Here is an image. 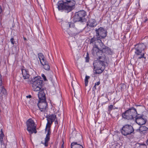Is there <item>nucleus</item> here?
Listing matches in <instances>:
<instances>
[{
  "label": "nucleus",
  "mask_w": 148,
  "mask_h": 148,
  "mask_svg": "<svg viewBox=\"0 0 148 148\" xmlns=\"http://www.w3.org/2000/svg\"><path fill=\"white\" fill-rule=\"evenodd\" d=\"M96 89V85H94V86L93 87V88H92V90H95Z\"/></svg>",
  "instance_id": "37"
},
{
  "label": "nucleus",
  "mask_w": 148,
  "mask_h": 148,
  "mask_svg": "<svg viewBox=\"0 0 148 148\" xmlns=\"http://www.w3.org/2000/svg\"><path fill=\"white\" fill-rule=\"evenodd\" d=\"M95 123H96V121H95Z\"/></svg>",
  "instance_id": "51"
},
{
  "label": "nucleus",
  "mask_w": 148,
  "mask_h": 148,
  "mask_svg": "<svg viewBox=\"0 0 148 148\" xmlns=\"http://www.w3.org/2000/svg\"><path fill=\"white\" fill-rule=\"evenodd\" d=\"M41 143L42 144H43L45 146V144H44V143L42 141L41 142Z\"/></svg>",
  "instance_id": "42"
},
{
  "label": "nucleus",
  "mask_w": 148,
  "mask_h": 148,
  "mask_svg": "<svg viewBox=\"0 0 148 148\" xmlns=\"http://www.w3.org/2000/svg\"><path fill=\"white\" fill-rule=\"evenodd\" d=\"M105 68L104 67L103 68L98 69L97 68H96L95 69H94V73L95 74H101Z\"/></svg>",
  "instance_id": "20"
},
{
  "label": "nucleus",
  "mask_w": 148,
  "mask_h": 148,
  "mask_svg": "<svg viewBox=\"0 0 148 148\" xmlns=\"http://www.w3.org/2000/svg\"><path fill=\"white\" fill-rule=\"evenodd\" d=\"M30 81V83L32 84V87L34 90L38 91L42 90L44 91L45 89L43 88H42V86L44 84L43 80L40 76L35 77L32 78Z\"/></svg>",
  "instance_id": "5"
},
{
  "label": "nucleus",
  "mask_w": 148,
  "mask_h": 148,
  "mask_svg": "<svg viewBox=\"0 0 148 148\" xmlns=\"http://www.w3.org/2000/svg\"><path fill=\"white\" fill-rule=\"evenodd\" d=\"M126 85L124 84H120V87L122 90L125 87Z\"/></svg>",
  "instance_id": "31"
},
{
  "label": "nucleus",
  "mask_w": 148,
  "mask_h": 148,
  "mask_svg": "<svg viewBox=\"0 0 148 148\" xmlns=\"http://www.w3.org/2000/svg\"><path fill=\"white\" fill-rule=\"evenodd\" d=\"M118 109V108H116V107H115L114 108H113V109Z\"/></svg>",
  "instance_id": "47"
},
{
  "label": "nucleus",
  "mask_w": 148,
  "mask_h": 148,
  "mask_svg": "<svg viewBox=\"0 0 148 148\" xmlns=\"http://www.w3.org/2000/svg\"><path fill=\"white\" fill-rule=\"evenodd\" d=\"M86 62H88L89 60V55L88 52L87 53L86 56L85 58Z\"/></svg>",
  "instance_id": "30"
},
{
  "label": "nucleus",
  "mask_w": 148,
  "mask_h": 148,
  "mask_svg": "<svg viewBox=\"0 0 148 148\" xmlns=\"http://www.w3.org/2000/svg\"><path fill=\"white\" fill-rule=\"evenodd\" d=\"M96 37L94 36L90 39V44H97L102 42L101 39H103L107 36V31L102 27H100L95 30Z\"/></svg>",
  "instance_id": "4"
},
{
  "label": "nucleus",
  "mask_w": 148,
  "mask_h": 148,
  "mask_svg": "<svg viewBox=\"0 0 148 148\" xmlns=\"http://www.w3.org/2000/svg\"><path fill=\"white\" fill-rule=\"evenodd\" d=\"M100 84V82L99 81V82H97L95 84V85L96 86V85L98 86Z\"/></svg>",
  "instance_id": "35"
},
{
  "label": "nucleus",
  "mask_w": 148,
  "mask_h": 148,
  "mask_svg": "<svg viewBox=\"0 0 148 148\" xmlns=\"http://www.w3.org/2000/svg\"><path fill=\"white\" fill-rule=\"evenodd\" d=\"M40 63L43 66V68L45 70L49 71L50 69V67L49 64L46 59L44 58L41 61Z\"/></svg>",
  "instance_id": "13"
},
{
  "label": "nucleus",
  "mask_w": 148,
  "mask_h": 148,
  "mask_svg": "<svg viewBox=\"0 0 148 148\" xmlns=\"http://www.w3.org/2000/svg\"><path fill=\"white\" fill-rule=\"evenodd\" d=\"M70 31L71 32V34L74 36H76L82 32L81 30L78 29L75 27L70 29Z\"/></svg>",
  "instance_id": "17"
},
{
  "label": "nucleus",
  "mask_w": 148,
  "mask_h": 148,
  "mask_svg": "<svg viewBox=\"0 0 148 148\" xmlns=\"http://www.w3.org/2000/svg\"><path fill=\"white\" fill-rule=\"evenodd\" d=\"M82 118L81 119H80V118H79L78 117H77V119L78 120H79V119H81V120H82Z\"/></svg>",
  "instance_id": "41"
},
{
  "label": "nucleus",
  "mask_w": 148,
  "mask_h": 148,
  "mask_svg": "<svg viewBox=\"0 0 148 148\" xmlns=\"http://www.w3.org/2000/svg\"><path fill=\"white\" fill-rule=\"evenodd\" d=\"M114 107H113V105H111L108 106V112L110 113V112L112 110V109H113V108Z\"/></svg>",
  "instance_id": "29"
},
{
  "label": "nucleus",
  "mask_w": 148,
  "mask_h": 148,
  "mask_svg": "<svg viewBox=\"0 0 148 148\" xmlns=\"http://www.w3.org/2000/svg\"><path fill=\"white\" fill-rule=\"evenodd\" d=\"M135 54L138 57V59L144 58L146 59L145 56L146 53L145 50H146V46L144 43H139L135 46Z\"/></svg>",
  "instance_id": "6"
},
{
  "label": "nucleus",
  "mask_w": 148,
  "mask_h": 148,
  "mask_svg": "<svg viewBox=\"0 0 148 148\" xmlns=\"http://www.w3.org/2000/svg\"><path fill=\"white\" fill-rule=\"evenodd\" d=\"M51 133H47V134H46V136H49L50 137V135Z\"/></svg>",
  "instance_id": "36"
},
{
  "label": "nucleus",
  "mask_w": 148,
  "mask_h": 148,
  "mask_svg": "<svg viewBox=\"0 0 148 148\" xmlns=\"http://www.w3.org/2000/svg\"><path fill=\"white\" fill-rule=\"evenodd\" d=\"M26 124L27 126V130L30 134L33 133H36L37 131L36 130V125L34 121H27Z\"/></svg>",
  "instance_id": "10"
},
{
  "label": "nucleus",
  "mask_w": 148,
  "mask_h": 148,
  "mask_svg": "<svg viewBox=\"0 0 148 148\" xmlns=\"http://www.w3.org/2000/svg\"><path fill=\"white\" fill-rule=\"evenodd\" d=\"M86 16L87 12L84 10H80L76 12L74 17V22H79L82 23H86L87 21L86 18Z\"/></svg>",
  "instance_id": "7"
},
{
  "label": "nucleus",
  "mask_w": 148,
  "mask_h": 148,
  "mask_svg": "<svg viewBox=\"0 0 148 148\" xmlns=\"http://www.w3.org/2000/svg\"><path fill=\"white\" fill-rule=\"evenodd\" d=\"M10 41L11 43L14 45L15 43V41H14V39L13 38H12L10 39Z\"/></svg>",
  "instance_id": "33"
},
{
  "label": "nucleus",
  "mask_w": 148,
  "mask_h": 148,
  "mask_svg": "<svg viewBox=\"0 0 148 148\" xmlns=\"http://www.w3.org/2000/svg\"><path fill=\"white\" fill-rule=\"evenodd\" d=\"M49 79H50V80H51L52 79V78L51 77H50V78Z\"/></svg>",
  "instance_id": "49"
},
{
  "label": "nucleus",
  "mask_w": 148,
  "mask_h": 148,
  "mask_svg": "<svg viewBox=\"0 0 148 148\" xmlns=\"http://www.w3.org/2000/svg\"><path fill=\"white\" fill-rule=\"evenodd\" d=\"M98 123H101V122H99Z\"/></svg>",
  "instance_id": "52"
},
{
  "label": "nucleus",
  "mask_w": 148,
  "mask_h": 148,
  "mask_svg": "<svg viewBox=\"0 0 148 148\" xmlns=\"http://www.w3.org/2000/svg\"><path fill=\"white\" fill-rule=\"evenodd\" d=\"M90 76L87 75H86L85 77V84L86 86L88 85V79L90 78Z\"/></svg>",
  "instance_id": "25"
},
{
  "label": "nucleus",
  "mask_w": 148,
  "mask_h": 148,
  "mask_svg": "<svg viewBox=\"0 0 148 148\" xmlns=\"http://www.w3.org/2000/svg\"><path fill=\"white\" fill-rule=\"evenodd\" d=\"M41 76L43 78L44 81H47V78H46L45 76V75L44 74H42Z\"/></svg>",
  "instance_id": "32"
},
{
  "label": "nucleus",
  "mask_w": 148,
  "mask_h": 148,
  "mask_svg": "<svg viewBox=\"0 0 148 148\" xmlns=\"http://www.w3.org/2000/svg\"><path fill=\"white\" fill-rule=\"evenodd\" d=\"M69 28H70V29L75 28V24L72 22H69Z\"/></svg>",
  "instance_id": "28"
},
{
  "label": "nucleus",
  "mask_w": 148,
  "mask_h": 148,
  "mask_svg": "<svg viewBox=\"0 0 148 148\" xmlns=\"http://www.w3.org/2000/svg\"><path fill=\"white\" fill-rule=\"evenodd\" d=\"M26 97L27 98H31L32 97V96L31 95H29L26 96Z\"/></svg>",
  "instance_id": "38"
},
{
  "label": "nucleus",
  "mask_w": 148,
  "mask_h": 148,
  "mask_svg": "<svg viewBox=\"0 0 148 148\" xmlns=\"http://www.w3.org/2000/svg\"><path fill=\"white\" fill-rule=\"evenodd\" d=\"M137 107L138 106H141L140 105H135Z\"/></svg>",
  "instance_id": "45"
},
{
  "label": "nucleus",
  "mask_w": 148,
  "mask_h": 148,
  "mask_svg": "<svg viewBox=\"0 0 148 148\" xmlns=\"http://www.w3.org/2000/svg\"><path fill=\"white\" fill-rule=\"evenodd\" d=\"M1 132H3L2 131V129H1Z\"/></svg>",
  "instance_id": "50"
},
{
  "label": "nucleus",
  "mask_w": 148,
  "mask_h": 148,
  "mask_svg": "<svg viewBox=\"0 0 148 148\" xmlns=\"http://www.w3.org/2000/svg\"><path fill=\"white\" fill-rule=\"evenodd\" d=\"M27 120L29 121V120H32L31 119H28Z\"/></svg>",
  "instance_id": "48"
},
{
  "label": "nucleus",
  "mask_w": 148,
  "mask_h": 148,
  "mask_svg": "<svg viewBox=\"0 0 148 148\" xmlns=\"http://www.w3.org/2000/svg\"><path fill=\"white\" fill-rule=\"evenodd\" d=\"M122 134L125 136L134 134V130L132 127L130 125H125L123 126L121 130Z\"/></svg>",
  "instance_id": "9"
},
{
  "label": "nucleus",
  "mask_w": 148,
  "mask_h": 148,
  "mask_svg": "<svg viewBox=\"0 0 148 148\" xmlns=\"http://www.w3.org/2000/svg\"><path fill=\"white\" fill-rule=\"evenodd\" d=\"M105 53L107 55H111L112 51L109 47L105 45L102 42L94 44L91 50V53L94 56L98 57L99 59L103 60L106 58Z\"/></svg>",
  "instance_id": "1"
},
{
  "label": "nucleus",
  "mask_w": 148,
  "mask_h": 148,
  "mask_svg": "<svg viewBox=\"0 0 148 148\" xmlns=\"http://www.w3.org/2000/svg\"><path fill=\"white\" fill-rule=\"evenodd\" d=\"M75 0H62L59 1L57 5L59 10H64L66 12L68 13L75 8Z\"/></svg>",
  "instance_id": "3"
},
{
  "label": "nucleus",
  "mask_w": 148,
  "mask_h": 148,
  "mask_svg": "<svg viewBox=\"0 0 148 148\" xmlns=\"http://www.w3.org/2000/svg\"><path fill=\"white\" fill-rule=\"evenodd\" d=\"M148 130V128L144 126H141L139 129L136 130L140 132L142 135H145L147 133V131Z\"/></svg>",
  "instance_id": "15"
},
{
  "label": "nucleus",
  "mask_w": 148,
  "mask_h": 148,
  "mask_svg": "<svg viewBox=\"0 0 148 148\" xmlns=\"http://www.w3.org/2000/svg\"><path fill=\"white\" fill-rule=\"evenodd\" d=\"M50 139V137L46 136V137L45 138V141L44 143L45 147H47L48 146V142L49 140Z\"/></svg>",
  "instance_id": "22"
},
{
  "label": "nucleus",
  "mask_w": 148,
  "mask_h": 148,
  "mask_svg": "<svg viewBox=\"0 0 148 148\" xmlns=\"http://www.w3.org/2000/svg\"><path fill=\"white\" fill-rule=\"evenodd\" d=\"M63 145H64V143H63V144L62 145V148H64V146H63Z\"/></svg>",
  "instance_id": "44"
},
{
  "label": "nucleus",
  "mask_w": 148,
  "mask_h": 148,
  "mask_svg": "<svg viewBox=\"0 0 148 148\" xmlns=\"http://www.w3.org/2000/svg\"><path fill=\"white\" fill-rule=\"evenodd\" d=\"M143 114H138L137 112V114H136V115L134 116V118H135V120L140 119H142L143 120H145L143 117Z\"/></svg>",
  "instance_id": "21"
},
{
  "label": "nucleus",
  "mask_w": 148,
  "mask_h": 148,
  "mask_svg": "<svg viewBox=\"0 0 148 148\" xmlns=\"http://www.w3.org/2000/svg\"><path fill=\"white\" fill-rule=\"evenodd\" d=\"M4 134L3 132H2L0 135V142L1 145H2L3 143V136Z\"/></svg>",
  "instance_id": "26"
},
{
  "label": "nucleus",
  "mask_w": 148,
  "mask_h": 148,
  "mask_svg": "<svg viewBox=\"0 0 148 148\" xmlns=\"http://www.w3.org/2000/svg\"><path fill=\"white\" fill-rule=\"evenodd\" d=\"M97 60H95L93 62V66L94 69H95L96 68L98 69L103 68L104 67L105 68V65L104 64V60L105 59L103 60L102 59H99L98 57L97 58Z\"/></svg>",
  "instance_id": "11"
},
{
  "label": "nucleus",
  "mask_w": 148,
  "mask_h": 148,
  "mask_svg": "<svg viewBox=\"0 0 148 148\" xmlns=\"http://www.w3.org/2000/svg\"><path fill=\"white\" fill-rule=\"evenodd\" d=\"M55 124H58V121H55Z\"/></svg>",
  "instance_id": "40"
},
{
  "label": "nucleus",
  "mask_w": 148,
  "mask_h": 148,
  "mask_svg": "<svg viewBox=\"0 0 148 148\" xmlns=\"http://www.w3.org/2000/svg\"><path fill=\"white\" fill-rule=\"evenodd\" d=\"M147 145H148V140H147Z\"/></svg>",
  "instance_id": "46"
},
{
  "label": "nucleus",
  "mask_w": 148,
  "mask_h": 148,
  "mask_svg": "<svg viewBox=\"0 0 148 148\" xmlns=\"http://www.w3.org/2000/svg\"><path fill=\"white\" fill-rule=\"evenodd\" d=\"M23 38V39H24L25 40H27V39H26V38L25 37H24Z\"/></svg>",
  "instance_id": "43"
},
{
  "label": "nucleus",
  "mask_w": 148,
  "mask_h": 148,
  "mask_svg": "<svg viewBox=\"0 0 148 148\" xmlns=\"http://www.w3.org/2000/svg\"><path fill=\"white\" fill-rule=\"evenodd\" d=\"M136 123L140 125L141 126L146 123L147 121H135Z\"/></svg>",
  "instance_id": "23"
},
{
  "label": "nucleus",
  "mask_w": 148,
  "mask_h": 148,
  "mask_svg": "<svg viewBox=\"0 0 148 148\" xmlns=\"http://www.w3.org/2000/svg\"><path fill=\"white\" fill-rule=\"evenodd\" d=\"M47 121V123L46 126V130L47 127L50 128L51 125L53 121Z\"/></svg>",
  "instance_id": "24"
},
{
  "label": "nucleus",
  "mask_w": 148,
  "mask_h": 148,
  "mask_svg": "<svg viewBox=\"0 0 148 148\" xmlns=\"http://www.w3.org/2000/svg\"><path fill=\"white\" fill-rule=\"evenodd\" d=\"M50 130H51L50 128H49V127H47L46 130V129L45 130V132L47 131L48 133H51Z\"/></svg>",
  "instance_id": "34"
},
{
  "label": "nucleus",
  "mask_w": 148,
  "mask_h": 148,
  "mask_svg": "<svg viewBox=\"0 0 148 148\" xmlns=\"http://www.w3.org/2000/svg\"><path fill=\"white\" fill-rule=\"evenodd\" d=\"M69 22L62 21L61 22V26L63 30L66 31L69 29Z\"/></svg>",
  "instance_id": "16"
},
{
  "label": "nucleus",
  "mask_w": 148,
  "mask_h": 148,
  "mask_svg": "<svg viewBox=\"0 0 148 148\" xmlns=\"http://www.w3.org/2000/svg\"><path fill=\"white\" fill-rule=\"evenodd\" d=\"M71 148H84L82 146L77 142L72 143L71 144Z\"/></svg>",
  "instance_id": "19"
},
{
  "label": "nucleus",
  "mask_w": 148,
  "mask_h": 148,
  "mask_svg": "<svg viewBox=\"0 0 148 148\" xmlns=\"http://www.w3.org/2000/svg\"><path fill=\"white\" fill-rule=\"evenodd\" d=\"M137 114L136 109L133 107L129 108L122 114L123 118L127 120L134 119V116Z\"/></svg>",
  "instance_id": "8"
},
{
  "label": "nucleus",
  "mask_w": 148,
  "mask_h": 148,
  "mask_svg": "<svg viewBox=\"0 0 148 148\" xmlns=\"http://www.w3.org/2000/svg\"><path fill=\"white\" fill-rule=\"evenodd\" d=\"M61 114L59 112H57L54 114H49L46 116L47 120H60L62 119L60 116Z\"/></svg>",
  "instance_id": "12"
},
{
  "label": "nucleus",
  "mask_w": 148,
  "mask_h": 148,
  "mask_svg": "<svg viewBox=\"0 0 148 148\" xmlns=\"http://www.w3.org/2000/svg\"><path fill=\"white\" fill-rule=\"evenodd\" d=\"M97 25V23L96 20L94 19H89L87 23V26H89L90 27H95Z\"/></svg>",
  "instance_id": "14"
},
{
  "label": "nucleus",
  "mask_w": 148,
  "mask_h": 148,
  "mask_svg": "<svg viewBox=\"0 0 148 148\" xmlns=\"http://www.w3.org/2000/svg\"><path fill=\"white\" fill-rule=\"evenodd\" d=\"M38 57L40 61L45 58L43 55L42 53H39L38 54Z\"/></svg>",
  "instance_id": "27"
},
{
  "label": "nucleus",
  "mask_w": 148,
  "mask_h": 148,
  "mask_svg": "<svg viewBox=\"0 0 148 148\" xmlns=\"http://www.w3.org/2000/svg\"><path fill=\"white\" fill-rule=\"evenodd\" d=\"M145 20L144 21V22H146L147 21V19L146 17L145 18Z\"/></svg>",
  "instance_id": "39"
},
{
  "label": "nucleus",
  "mask_w": 148,
  "mask_h": 148,
  "mask_svg": "<svg viewBox=\"0 0 148 148\" xmlns=\"http://www.w3.org/2000/svg\"><path fill=\"white\" fill-rule=\"evenodd\" d=\"M21 71L23 79H25L29 78L30 76L29 72L25 69H23Z\"/></svg>",
  "instance_id": "18"
},
{
  "label": "nucleus",
  "mask_w": 148,
  "mask_h": 148,
  "mask_svg": "<svg viewBox=\"0 0 148 148\" xmlns=\"http://www.w3.org/2000/svg\"><path fill=\"white\" fill-rule=\"evenodd\" d=\"M38 97L39 100H34L33 101L35 100V103L31 104L33 108H34V106H35L37 105L39 108V110L41 112H45L47 111L48 108L47 103L46 100V97L45 92L42 90L39 91L38 93Z\"/></svg>",
  "instance_id": "2"
}]
</instances>
